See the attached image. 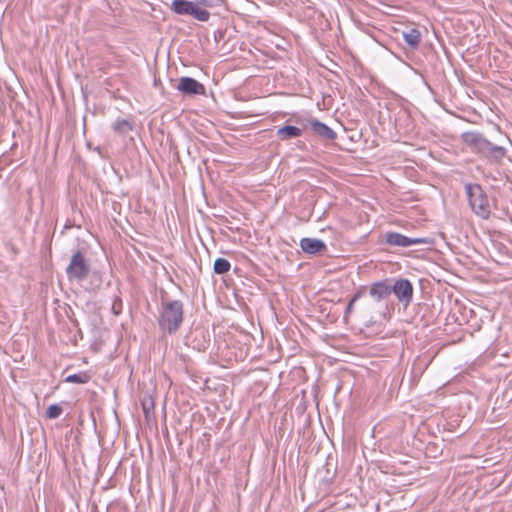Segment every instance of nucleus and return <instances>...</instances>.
Wrapping results in <instances>:
<instances>
[{"mask_svg": "<svg viewBox=\"0 0 512 512\" xmlns=\"http://www.w3.org/2000/svg\"><path fill=\"white\" fill-rule=\"evenodd\" d=\"M63 412V409L58 404H52L50 405L46 410V416L49 419H56L58 418Z\"/></svg>", "mask_w": 512, "mask_h": 512, "instance_id": "obj_18", "label": "nucleus"}, {"mask_svg": "<svg viewBox=\"0 0 512 512\" xmlns=\"http://www.w3.org/2000/svg\"><path fill=\"white\" fill-rule=\"evenodd\" d=\"M391 294V279H384L374 282L369 287V295L377 302H380Z\"/></svg>", "mask_w": 512, "mask_h": 512, "instance_id": "obj_9", "label": "nucleus"}, {"mask_svg": "<svg viewBox=\"0 0 512 512\" xmlns=\"http://www.w3.org/2000/svg\"><path fill=\"white\" fill-rule=\"evenodd\" d=\"M402 36L406 44L412 49L419 48L422 34L418 28L412 27L402 32Z\"/></svg>", "mask_w": 512, "mask_h": 512, "instance_id": "obj_12", "label": "nucleus"}, {"mask_svg": "<svg viewBox=\"0 0 512 512\" xmlns=\"http://www.w3.org/2000/svg\"><path fill=\"white\" fill-rule=\"evenodd\" d=\"M66 275L70 282L82 283L91 272V265L81 250L74 252L66 267Z\"/></svg>", "mask_w": 512, "mask_h": 512, "instance_id": "obj_5", "label": "nucleus"}, {"mask_svg": "<svg viewBox=\"0 0 512 512\" xmlns=\"http://www.w3.org/2000/svg\"><path fill=\"white\" fill-rule=\"evenodd\" d=\"M90 380V375L87 372H80L77 374H71L66 377L65 381L68 383L86 384Z\"/></svg>", "mask_w": 512, "mask_h": 512, "instance_id": "obj_17", "label": "nucleus"}, {"mask_svg": "<svg viewBox=\"0 0 512 512\" xmlns=\"http://www.w3.org/2000/svg\"><path fill=\"white\" fill-rule=\"evenodd\" d=\"M231 268L230 262L225 258H217L214 261L213 270L215 274H225L227 273Z\"/></svg>", "mask_w": 512, "mask_h": 512, "instance_id": "obj_16", "label": "nucleus"}, {"mask_svg": "<svg viewBox=\"0 0 512 512\" xmlns=\"http://www.w3.org/2000/svg\"><path fill=\"white\" fill-rule=\"evenodd\" d=\"M133 129V123L126 119H117L113 125V130L118 134H127Z\"/></svg>", "mask_w": 512, "mask_h": 512, "instance_id": "obj_15", "label": "nucleus"}, {"mask_svg": "<svg viewBox=\"0 0 512 512\" xmlns=\"http://www.w3.org/2000/svg\"><path fill=\"white\" fill-rule=\"evenodd\" d=\"M301 249L307 254H322L326 252V244L315 238H302L300 241Z\"/></svg>", "mask_w": 512, "mask_h": 512, "instance_id": "obj_11", "label": "nucleus"}, {"mask_svg": "<svg viewBox=\"0 0 512 512\" xmlns=\"http://www.w3.org/2000/svg\"><path fill=\"white\" fill-rule=\"evenodd\" d=\"M365 293H366V287L360 286L359 289L353 294V296L351 297V299L349 300V302L347 304L345 314H344V319L348 318V316L353 311V306H354L355 302L357 300H359L360 298H362L365 295Z\"/></svg>", "mask_w": 512, "mask_h": 512, "instance_id": "obj_14", "label": "nucleus"}, {"mask_svg": "<svg viewBox=\"0 0 512 512\" xmlns=\"http://www.w3.org/2000/svg\"><path fill=\"white\" fill-rule=\"evenodd\" d=\"M303 131L302 129L292 126V125H286L281 128H279L276 132L277 137L282 140H290L293 138L300 137L302 135Z\"/></svg>", "mask_w": 512, "mask_h": 512, "instance_id": "obj_13", "label": "nucleus"}, {"mask_svg": "<svg viewBox=\"0 0 512 512\" xmlns=\"http://www.w3.org/2000/svg\"><path fill=\"white\" fill-rule=\"evenodd\" d=\"M92 512H98L96 506H92Z\"/></svg>", "mask_w": 512, "mask_h": 512, "instance_id": "obj_20", "label": "nucleus"}, {"mask_svg": "<svg viewBox=\"0 0 512 512\" xmlns=\"http://www.w3.org/2000/svg\"><path fill=\"white\" fill-rule=\"evenodd\" d=\"M465 192L472 211L478 217L488 219L491 214V207L488 196L482 186L478 183H467L465 184Z\"/></svg>", "mask_w": 512, "mask_h": 512, "instance_id": "obj_4", "label": "nucleus"}, {"mask_svg": "<svg viewBox=\"0 0 512 512\" xmlns=\"http://www.w3.org/2000/svg\"><path fill=\"white\" fill-rule=\"evenodd\" d=\"M385 242L391 246L409 247L418 244H432L433 241L429 238H413L407 237L398 232H387L385 234Z\"/></svg>", "mask_w": 512, "mask_h": 512, "instance_id": "obj_7", "label": "nucleus"}, {"mask_svg": "<svg viewBox=\"0 0 512 512\" xmlns=\"http://www.w3.org/2000/svg\"><path fill=\"white\" fill-rule=\"evenodd\" d=\"M177 89L188 96L206 95L205 86L191 77H181L178 81Z\"/></svg>", "mask_w": 512, "mask_h": 512, "instance_id": "obj_8", "label": "nucleus"}, {"mask_svg": "<svg viewBox=\"0 0 512 512\" xmlns=\"http://www.w3.org/2000/svg\"><path fill=\"white\" fill-rule=\"evenodd\" d=\"M462 142L470 151L491 165H502L507 149L492 143L478 131H468L461 135Z\"/></svg>", "mask_w": 512, "mask_h": 512, "instance_id": "obj_1", "label": "nucleus"}, {"mask_svg": "<svg viewBox=\"0 0 512 512\" xmlns=\"http://www.w3.org/2000/svg\"><path fill=\"white\" fill-rule=\"evenodd\" d=\"M123 303L119 296H116L113 300L111 310L114 315H119L122 312Z\"/></svg>", "mask_w": 512, "mask_h": 512, "instance_id": "obj_19", "label": "nucleus"}, {"mask_svg": "<svg viewBox=\"0 0 512 512\" xmlns=\"http://www.w3.org/2000/svg\"><path fill=\"white\" fill-rule=\"evenodd\" d=\"M224 0H173L170 10L180 16H192L194 19L207 22L210 19L208 9L220 7Z\"/></svg>", "mask_w": 512, "mask_h": 512, "instance_id": "obj_2", "label": "nucleus"}, {"mask_svg": "<svg viewBox=\"0 0 512 512\" xmlns=\"http://www.w3.org/2000/svg\"><path fill=\"white\" fill-rule=\"evenodd\" d=\"M308 124L314 134L319 136L320 138L324 140H335L337 137V134L335 131H333L330 127H328L326 124L322 123L321 121L311 118L308 121Z\"/></svg>", "mask_w": 512, "mask_h": 512, "instance_id": "obj_10", "label": "nucleus"}, {"mask_svg": "<svg viewBox=\"0 0 512 512\" xmlns=\"http://www.w3.org/2000/svg\"><path fill=\"white\" fill-rule=\"evenodd\" d=\"M413 291V285L408 279L400 278L395 281L391 279V293H394L399 303L405 307L412 302Z\"/></svg>", "mask_w": 512, "mask_h": 512, "instance_id": "obj_6", "label": "nucleus"}, {"mask_svg": "<svg viewBox=\"0 0 512 512\" xmlns=\"http://www.w3.org/2000/svg\"><path fill=\"white\" fill-rule=\"evenodd\" d=\"M183 320L184 304L182 301L162 299L158 318L159 328L169 335H172L179 330Z\"/></svg>", "mask_w": 512, "mask_h": 512, "instance_id": "obj_3", "label": "nucleus"}]
</instances>
